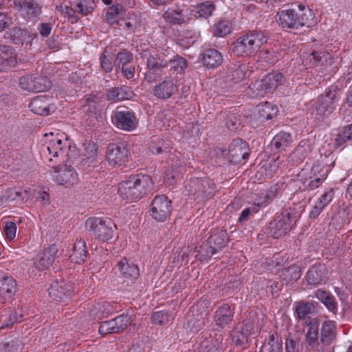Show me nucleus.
<instances>
[{
	"label": "nucleus",
	"instance_id": "1",
	"mask_svg": "<svg viewBox=\"0 0 352 352\" xmlns=\"http://www.w3.org/2000/svg\"><path fill=\"white\" fill-rule=\"evenodd\" d=\"M45 143L41 147V156L48 166L50 163L59 164L73 162L78 156L76 146L72 141L58 133L45 134Z\"/></svg>",
	"mask_w": 352,
	"mask_h": 352
},
{
	"label": "nucleus",
	"instance_id": "2",
	"mask_svg": "<svg viewBox=\"0 0 352 352\" xmlns=\"http://www.w3.org/2000/svg\"><path fill=\"white\" fill-rule=\"evenodd\" d=\"M153 186L151 177L138 174L119 184L118 193L124 199L134 201L142 198Z\"/></svg>",
	"mask_w": 352,
	"mask_h": 352
},
{
	"label": "nucleus",
	"instance_id": "3",
	"mask_svg": "<svg viewBox=\"0 0 352 352\" xmlns=\"http://www.w3.org/2000/svg\"><path fill=\"white\" fill-rule=\"evenodd\" d=\"M267 36L261 31H250L237 38L232 44V52L238 56H251L263 51Z\"/></svg>",
	"mask_w": 352,
	"mask_h": 352
},
{
	"label": "nucleus",
	"instance_id": "4",
	"mask_svg": "<svg viewBox=\"0 0 352 352\" xmlns=\"http://www.w3.org/2000/svg\"><path fill=\"white\" fill-rule=\"evenodd\" d=\"M340 98V92L337 86H331L325 94L320 96L313 104L311 115L316 120L323 121L336 109Z\"/></svg>",
	"mask_w": 352,
	"mask_h": 352
},
{
	"label": "nucleus",
	"instance_id": "5",
	"mask_svg": "<svg viewBox=\"0 0 352 352\" xmlns=\"http://www.w3.org/2000/svg\"><path fill=\"white\" fill-rule=\"evenodd\" d=\"M277 22L283 28L298 30L302 27H311L316 23L315 14L307 10L300 16L294 9H285L276 14Z\"/></svg>",
	"mask_w": 352,
	"mask_h": 352
},
{
	"label": "nucleus",
	"instance_id": "6",
	"mask_svg": "<svg viewBox=\"0 0 352 352\" xmlns=\"http://www.w3.org/2000/svg\"><path fill=\"white\" fill-rule=\"evenodd\" d=\"M184 188L188 196L199 201L211 198L216 192L214 183L208 177L190 179L185 182Z\"/></svg>",
	"mask_w": 352,
	"mask_h": 352
},
{
	"label": "nucleus",
	"instance_id": "7",
	"mask_svg": "<svg viewBox=\"0 0 352 352\" xmlns=\"http://www.w3.org/2000/svg\"><path fill=\"white\" fill-rule=\"evenodd\" d=\"M87 230L90 234L100 242L112 239L116 226L109 218L89 217L85 223Z\"/></svg>",
	"mask_w": 352,
	"mask_h": 352
},
{
	"label": "nucleus",
	"instance_id": "8",
	"mask_svg": "<svg viewBox=\"0 0 352 352\" xmlns=\"http://www.w3.org/2000/svg\"><path fill=\"white\" fill-rule=\"evenodd\" d=\"M131 152L124 143L110 144L107 149L106 158L113 167L124 168L129 161Z\"/></svg>",
	"mask_w": 352,
	"mask_h": 352
},
{
	"label": "nucleus",
	"instance_id": "9",
	"mask_svg": "<svg viewBox=\"0 0 352 352\" xmlns=\"http://www.w3.org/2000/svg\"><path fill=\"white\" fill-rule=\"evenodd\" d=\"M54 170V180L60 185L70 188L78 184L79 178L76 170L67 164L52 166Z\"/></svg>",
	"mask_w": 352,
	"mask_h": 352
},
{
	"label": "nucleus",
	"instance_id": "10",
	"mask_svg": "<svg viewBox=\"0 0 352 352\" xmlns=\"http://www.w3.org/2000/svg\"><path fill=\"white\" fill-rule=\"evenodd\" d=\"M296 222V217L289 212L285 211L270 223L267 234L278 239L284 236Z\"/></svg>",
	"mask_w": 352,
	"mask_h": 352
},
{
	"label": "nucleus",
	"instance_id": "11",
	"mask_svg": "<svg viewBox=\"0 0 352 352\" xmlns=\"http://www.w3.org/2000/svg\"><path fill=\"white\" fill-rule=\"evenodd\" d=\"M111 122L118 129L125 131H133L138 124L135 113L126 109L112 112Z\"/></svg>",
	"mask_w": 352,
	"mask_h": 352
},
{
	"label": "nucleus",
	"instance_id": "12",
	"mask_svg": "<svg viewBox=\"0 0 352 352\" xmlns=\"http://www.w3.org/2000/svg\"><path fill=\"white\" fill-rule=\"evenodd\" d=\"M171 210V201L164 195L156 196L151 204V216L157 221H166Z\"/></svg>",
	"mask_w": 352,
	"mask_h": 352
},
{
	"label": "nucleus",
	"instance_id": "13",
	"mask_svg": "<svg viewBox=\"0 0 352 352\" xmlns=\"http://www.w3.org/2000/svg\"><path fill=\"white\" fill-rule=\"evenodd\" d=\"M301 56L302 64L307 67L318 65L331 66L334 63L331 55L324 50H311L308 53L302 54Z\"/></svg>",
	"mask_w": 352,
	"mask_h": 352
},
{
	"label": "nucleus",
	"instance_id": "14",
	"mask_svg": "<svg viewBox=\"0 0 352 352\" xmlns=\"http://www.w3.org/2000/svg\"><path fill=\"white\" fill-rule=\"evenodd\" d=\"M146 65L147 71L144 78L148 82H151L157 80L165 73L168 63L160 57L150 56L147 58Z\"/></svg>",
	"mask_w": 352,
	"mask_h": 352
},
{
	"label": "nucleus",
	"instance_id": "15",
	"mask_svg": "<svg viewBox=\"0 0 352 352\" xmlns=\"http://www.w3.org/2000/svg\"><path fill=\"white\" fill-rule=\"evenodd\" d=\"M130 322L131 317L122 314L112 320L102 322L98 331L101 335L120 332L124 330Z\"/></svg>",
	"mask_w": 352,
	"mask_h": 352
},
{
	"label": "nucleus",
	"instance_id": "16",
	"mask_svg": "<svg viewBox=\"0 0 352 352\" xmlns=\"http://www.w3.org/2000/svg\"><path fill=\"white\" fill-rule=\"evenodd\" d=\"M49 296L57 301H65L70 298L74 293L72 284L63 280H54L48 289Z\"/></svg>",
	"mask_w": 352,
	"mask_h": 352
},
{
	"label": "nucleus",
	"instance_id": "17",
	"mask_svg": "<svg viewBox=\"0 0 352 352\" xmlns=\"http://www.w3.org/2000/svg\"><path fill=\"white\" fill-rule=\"evenodd\" d=\"M29 108L35 114L48 116L56 109L52 97L46 95H40L32 100Z\"/></svg>",
	"mask_w": 352,
	"mask_h": 352
},
{
	"label": "nucleus",
	"instance_id": "18",
	"mask_svg": "<svg viewBox=\"0 0 352 352\" xmlns=\"http://www.w3.org/2000/svg\"><path fill=\"white\" fill-rule=\"evenodd\" d=\"M178 90L176 80L172 78H165L162 81L155 84L152 93L158 99L166 100L170 98Z\"/></svg>",
	"mask_w": 352,
	"mask_h": 352
},
{
	"label": "nucleus",
	"instance_id": "19",
	"mask_svg": "<svg viewBox=\"0 0 352 352\" xmlns=\"http://www.w3.org/2000/svg\"><path fill=\"white\" fill-rule=\"evenodd\" d=\"M230 160L234 164L241 163L249 157V148L247 143L241 139H235L230 144L228 149Z\"/></svg>",
	"mask_w": 352,
	"mask_h": 352
},
{
	"label": "nucleus",
	"instance_id": "20",
	"mask_svg": "<svg viewBox=\"0 0 352 352\" xmlns=\"http://www.w3.org/2000/svg\"><path fill=\"white\" fill-rule=\"evenodd\" d=\"M234 314V309L228 303L219 304L214 313L213 320L216 326L224 328L230 324Z\"/></svg>",
	"mask_w": 352,
	"mask_h": 352
},
{
	"label": "nucleus",
	"instance_id": "21",
	"mask_svg": "<svg viewBox=\"0 0 352 352\" xmlns=\"http://www.w3.org/2000/svg\"><path fill=\"white\" fill-rule=\"evenodd\" d=\"M20 87L28 91H44L50 87V82L39 76H25L19 80Z\"/></svg>",
	"mask_w": 352,
	"mask_h": 352
},
{
	"label": "nucleus",
	"instance_id": "22",
	"mask_svg": "<svg viewBox=\"0 0 352 352\" xmlns=\"http://www.w3.org/2000/svg\"><path fill=\"white\" fill-rule=\"evenodd\" d=\"M311 173H308L306 170H302L298 175L297 182L299 183V188L302 190H314L319 187L326 178V175L322 177L311 175Z\"/></svg>",
	"mask_w": 352,
	"mask_h": 352
},
{
	"label": "nucleus",
	"instance_id": "23",
	"mask_svg": "<svg viewBox=\"0 0 352 352\" xmlns=\"http://www.w3.org/2000/svg\"><path fill=\"white\" fill-rule=\"evenodd\" d=\"M311 173H308L306 170H302L298 175L297 182L299 183V188L302 190H314L319 187L326 178V175L322 177L311 175Z\"/></svg>",
	"mask_w": 352,
	"mask_h": 352
},
{
	"label": "nucleus",
	"instance_id": "24",
	"mask_svg": "<svg viewBox=\"0 0 352 352\" xmlns=\"http://www.w3.org/2000/svg\"><path fill=\"white\" fill-rule=\"evenodd\" d=\"M116 267V273L124 279V281L133 282L139 276L138 267L126 258H122L118 263Z\"/></svg>",
	"mask_w": 352,
	"mask_h": 352
},
{
	"label": "nucleus",
	"instance_id": "25",
	"mask_svg": "<svg viewBox=\"0 0 352 352\" xmlns=\"http://www.w3.org/2000/svg\"><path fill=\"white\" fill-rule=\"evenodd\" d=\"M14 3L24 18L36 17L41 13V7L34 0H14Z\"/></svg>",
	"mask_w": 352,
	"mask_h": 352
},
{
	"label": "nucleus",
	"instance_id": "26",
	"mask_svg": "<svg viewBox=\"0 0 352 352\" xmlns=\"http://www.w3.org/2000/svg\"><path fill=\"white\" fill-rule=\"evenodd\" d=\"M36 37V34L21 28H14L11 31V38L14 44L21 45L25 49H30L32 41Z\"/></svg>",
	"mask_w": 352,
	"mask_h": 352
},
{
	"label": "nucleus",
	"instance_id": "27",
	"mask_svg": "<svg viewBox=\"0 0 352 352\" xmlns=\"http://www.w3.org/2000/svg\"><path fill=\"white\" fill-rule=\"evenodd\" d=\"M117 311V305L107 301H102L93 305L89 316L94 320H100Z\"/></svg>",
	"mask_w": 352,
	"mask_h": 352
},
{
	"label": "nucleus",
	"instance_id": "28",
	"mask_svg": "<svg viewBox=\"0 0 352 352\" xmlns=\"http://www.w3.org/2000/svg\"><path fill=\"white\" fill-rule=\"evenodd\" d=\"M57 251L58 250L54 245L45 248L43 252L38 254L34 262L36 267L40 270H44L52 265Z\"/></svg>",
	"mask_w": 352,
	"mask_h": 352
},
{
	"label": "nucleus",
	"instance_id": "29",
	"mask_svg": "<svg viewBox=\"0 0 352 352\" xmlns=\"http://www.w3.org/2000/svg\"><path fill=\"white\" fill-rule=\"evenodd\" d=\"M198 352H221L220 339L206 334L202 336V340L197 346Z\"/></svg>",
	"mask_w": 352,
	"mask_h": 352
},
{
	"label": "nucleus",
	"instance_id": "30",
	"mask_svg": "<svg viewBox=\"0 0 352 352\" xmlns=\"http://www.w3.org/2000/svg\"><path fill=\"white\" fill-rule=\"evenodd\" d=\"M16 292V283L11 276L0 275V302L10 300Z\"/></svg>",
	"mask_w": 352,
	"mask_h": 352
},
{
	"label": "nucleus",
	"instance_id": "31",
	"mask_svg": "<svg viewBox=\"0 0 352 352\" xmlns=\"http://www.w3.org/2000/svg\"><path fill=\"white\" fill-rule=\"evenodd\" d=\"M16 54L10 46L0 45V64L2 69H8L16 65Z\"/></svg>",
	"mask_w": 352,
	"mask_h": 352
},
{
	"label": "nucleus",
	"instance_id": "32",
	"mask_svg": "<svg viewBox=\"0 0 352 352\" xmlns=\"http://www.w3.org/2000/svg\"><path fill=\"white\" fill-rule=\"evenodd\" d=\"M334 197V191L332 188L324 192L316 202L314 206L309 212L311 219H316L322 212L323 209L332 201Z\"/></svg>",
	"mask_w": 352,
	"mask_h": 352
},
{
	"label": "nucleus",
	"instance_id": "33",
	"mask_svg": "<svg viewBox=\"0 0 352 352\" xmlns=\"http://www.w3.org/2000/svg\"><path fill=\"white\" fill-rule=\"evenodd\" d=\"M326 274L327 269L324 265H315L308 270L306 279L308 284L317 285L323 280Z\"/></svg>",
	"mask_w": 352,
	"mask_h": 352
},
{
	"label": "nucleus",
	"instance_id": "34",
	"mask_svg": "<svg viewBox=\"0 0 352 352\" xmlns=\"http://www.w3.org/2000/svg\"><path fill=\"white\" fill-rule=\"evenodd\" d=\"M202 63L208 68H215L223 63V56L217 50L208 49L202 54Z\"/></svg>",
	"mask_w": 352,
	"mask_h": 352
},
{
	"label": "nucleus",
	"instance_id": "35",
	"mask_svg": "<svg viewBox=\"0 0 352 352\" xmlns=\"http://www.w3.org/2000/svg\"><path fill=\"white\" fill-rule=\"evenodd\" d=\"M319 323L317 319L314 318L307 323V331L305 336L306 343L312 349L318 346Z\"/></svg>",
	"mask_w": 352,
	"mask_h": 352
},
{
	"label": "nucleus",
	"instance_id": "36",
	"mask_svg": "<svg viewBox=\"0 0 352 352\" xmlns=\"http://www.w3.org/2000/svg\"><path fill=\"white\" fill-rule=\"evenodd\" d=\"M133 93L128 87H114L109 89L106 94V98L109 101L118 102L123 100H129Z\"/></svg>",
	"mask_w": 352,
	"mask_h": 352
},
{
	"label": "nucleus",
	"instance_id": "37",
	"mask_svg": "<svg viewBox=\"0 0 352 352\" xmlns=\"http://www.w3.org/2000/svg\"><path fill=\"white\" fill-rule=\"evenodd\" d=\"M336 325L334 321H325L321 328L320 341L325 345L331 343L336 337Z\"/></svg>",
	"mask_w": 352,
	"mask_h": 352
},
{
	"label": "nucleus",
	"instance_id": "38",
	"mask_svg": "<svg viewBox=\"0 0 352 352\" xmlns=\"http://www.w3.org/2000/svg\"><path fill=\"white\" fill-rule=\"evenodd\" d=\"M256 111L258 119L261 122H264L274 117L278 113V108L272 103L265 102V104H258L256 107Z\"/></svg>",
	"mask_w": 352,
	"mask_h": 352
},
{
	"label": "nucleus",
	"instance_id": "39",
	"mask_svg": "<svg viewBox=\"0 0 352 352\" xmlns=\"http://www.w3.org/2000/svg\"><path fill=\"white\" fill-rule=\"evenodd\" d=\"M183 166L180 160H177L172 164L170 169L166 173L164 182L170 186L175 185L182 178Z\"/></svg>",
	"mask_w": 352,
	"mask_h": 352
},
{
	"label": "nucleus",
	"instance_id": "40",
	"mask_svg": "<svg viewBox=\"0 0 352 352\" xmlns=\"http://www.w3.org/2000/svg\"><path fill=\"white\" fill-rule=\"evenodd\" d=\"M274 197L275 193L272 190L261 191L256 194L254 198V203L252 205V212H257L260 208L266 206Z\"/></svg>",
	"mask_w": 352,
	"mask_h": 352
},
{
	"label": "nucleus",
	"instance_id": "41",
	"mask_svg": "<svg viewBox=\"0 0 352 352\" xmlns=\"http://www.w3.org/2000/svg\"><path fill=\"white\" fill-rule=\"evenodd\" d=\"M209 244L212 245L217 252L224 248L228 242V234L226 230L214 231L208 239Z\"/></svg>",
	"mask_w": 352,
	"mask_h": 352
},
{
	"label": "nucleus",
	"instance_id": "42",
	"mask_svg": "<svg viewBox=\"0 0 352 352\" xmlns=\"http://www.w3.org/2000/svg\"><path fill=\"white\" fill-rule=\"evenodd\" d=\"M292 142V135L286 132H280L272 140V145L278 152H282L288 147Z\"/></svg>",
	"mask_w": 352,
	"mask_h": 352
},
{
	"label": "nucleus",
	"instance_id": "43",
	"mask_svg": "<svg viewBox=\"0 0 352 352\" xmlns=\"http://www.w3.org/2000/svg\"><path fill=\"white\" fill-rule=\"evenodd\" d=\"M87 254L85 242L81 239L76 241L74 245L73 253L70 256L72 260L76 263H82L85 261Z\"/></svg>",
	"mask_w": 352,
	"mask_h": 352
},
{
	"label": "nucleus",
	"instance_id": "44",
	"mask_svg": "<svg viewBox=\"0 0 352 352\" xmlns=\"http://www.w3.org/2000/svg\"><path fill=\"white\" fill-rule=\"evenodd\" d=\"M285 80L284 76L278 72L269 73L263 78L265 85H266L270 92L283 85Z\"/></svg>",
	"mask_w": 352,
	"mask_h": 352
},
{
	"label": "nucleus",
	"instance_id": "45",
	"mask_svg": "<svg viewBox=\"0 0 352 352\" xmlns=\"http://www.w3.org/2000/svg\"><path fill=\"white\" fill-rule=\"evenodd\" d=\"M301 276L300 267L297 265H292L281 270L280 278L285 284L289 282H296Z\"/></svg>",
	"mask_w": 352,
	"mask_h": 352
},
{
	"label": "nucleus",
	"instance_id": "46",
	"mask_svg": "<svg viewBox=\"0 0 352 352\" xmlns=\"http://www.w3.org/2000/svg\"><path fill=\"white\" fill-rule=\"evenodd\" d=\"M215 10L214 4L211 1H205L200 4H198L194 11L195 12V16L197 18H204L207 19L210 16Z\"/></svg>",
	"mask_w": 352,
	"mask_h": 352
},
{
	"label": "nucleus",
	"instance_id": "47",
	"mask_svg": "<svg viewBox=\"0 0 352 352\" xmlns=\"http://www.w3.org/2000/svg\"><path fill=\"white\" fill-rule=\"evenodd\" d=\"M314 306L310 302H301L297 305L296 307V314L297 318L300 320H303L306 323H308L309 320V315L314 311Z\"/></svg>",
	"mask_w": 352,
	"mask_h": 352
},
{
	"label": "nucleus",
	"instance_id": "48",
	"mask_svg": "<svg viewBox=\"0 0 352 352\" xmlns=\"http://www.w3.org/2000/svg\"><path fill=\"white\" fill-rule=\"evenodd\" d=\"M232 30V25L228 20H221L214 25V35L223 37Z\"/></svg>",
	"mask_w": 352,
	"mask_h": 352
},
{
	"label": "nucleus",
	"instance_id": "49",
	"mask_svg": "<svg viewBox=\"0 0 352 352\" xmlns=\"http://www.w3.org/2000/svg\"><path fill=\"white\" fill-rule=\"evenodd\" d=\"M173 314L168 311H158L152 314V322L157 325H164L173 320Z\"/></svg>",
	"mask_w": 352,
	"mask_h": 352
},
{
	"label": "nucleus",
	"instance_id": "50",
	"mask_svg": "<svg viewBox=\"0 0 352 352\" xmlns=\"http://www.w3.org/2000/svg\"><path fill=\"white\" fill-rule=\"evenodd\" d=\"M222 116L225 118L226 127L231 131L236 130L241 124L239 116L234 112V110L232 111H224L222 113Z\"/></svg>",
	"mask_w": 352,
	"mask_h": 352
},
{
	"label": "nucleus",
	"instance_id": "51",
	"mask_svg": "<svg viewBox=\"0 0 352 352\" xmlns=\"http://www.w3.org/2000/svg\"><path fill=\"white\" fill-rule=\"evenodd\" d=\"M282 342L278 337L274 334L270 336V340L262 346L260 352H280Z\"/></svg>",
	"mask_w": 352,
	"mask_h": 352
},
{
	"label": "nucleus",
	"instance_id": "52",
	"mask_svg": "<svg viewBox=\"0 0 352 352\" xmlns=\"http://www.w3.org/2000/svg\"><path fill=\"white\" fill-rule=\"evenodd\" d=\"M170 69L176 74H183L188 67L187 60L178 55L169 61Z\"/></svg>",
	"mask_w": 352,
	"mask_h": 352
},
{
	"label": "nucleus",
	"instance_id": "53",
	"mask_svg": "<svg viewBox=\"0 0 352 352\" xmlns=\"http://www.w3.org/2000/svg\"><path fill=\"white\" fill-rule=\"evenodd\" d=\"M250 92L252 91V96L253 98H262L265 94L270 92L266 85H265L263 78L261 80H256L252 83L250 87Z\"/></svg>",
	"mask_w": 352,
	"mask_h": 352
},
{
	"label": "nucleus",
	"instance_id": "54",
	"mask_svg": "<svg viewBox=\"0 0 352 352\" xmlns=\"http://www.w3.org/2000/svg\"><path fill=\"white\" fill-rule=\"evenodd\" d=\"M217 252L215 250L214 247L212 245L209 244L207 241L206 243L200 246L196 257L198 260L206 261Z\"/></svg>",
	"mask_w": 352,
	"mask_h": 352
},
{
	"label": "nucleus",
	"instance_id": "55",
	"mask_svg": "<svg viewBox=\"0 0 352 352\" xmlns=\"http://www.w3.org/2000/svg\"><path fill=\"white\" fill-rule=\"evenodd\" d=\"M163 18L166 22L171 24H182L186 22L185 17L182 12L168 10L163 14Z\"/></svg>",
	"mask_w": 352,
	"mask_h": 352
},
{
	"label": "nucleus",
	"instance_id": "56",
	"mask_svg": "<svg viewBox=\"0 0 352 352\" xmlns=\"http://www.w3.org/2000/svg\"><path fill=\"white\" fill-rule=\"evenodd\" d=\"M23 314L22 310L19 308L10 313L8 317L7 315L1 316V320L3 322V324L0 326V329L3 326H8L10 324L20 322L23 320Z\"/></svg>",
	"mask_w": 352,
	"mask_h": 352
},
{
	"label": "nucleus",
	"instance_id": "57",
	"mask_svg": "<svg viewBox=\"0 0 352 352\" xmlns=\"http://www.w3.org/2000/svg\"><path fill=\"white\" fill-rule=\"evenodd\" d=\"M311 148L307 140H301L294 151V157L302 160L311 152Z\"/></svg>",
	"mask_w": 352,
	"mask_h": 352
},
{
	"label": "nucleus",
	"instance_id": "58",
	"mask_svg": "<svg viewBox=\"0 0 352 352\" xmlns=\"http://www.w3.org/2000/svg\"><path fill=\"white\" fill-rule=\"evenodd\" d=\"M91 0H78L72 3V10L82 15H86L91 12L93 7L88 5Z\"/></svg>",
	"mask_w": 352,
	"mask_h": 352
},
{
	"label": "nucleus",
	"instance_id": "59",
	"mask_svg": "<svg viewBox=\"0 0 352 352\" xmlns=\"http://www.w3.org/2000/svg\"><path fill=\"white\" fill-rule=\"evenodd\" d=\"M133 59L132 54L126 50H123L117 54L115 64L118 67H124Z\"/></svg>",
	"mask_w": 352,
	"mask_h": 352
},
{
	"label": "nucleus",
	"instance_id": "60",
	"mask_svg": "<svg viewBox=\"0 0 352 352\" xmlns=\"http://www.w3.org/2000/svg\"><path fill=\"white\" fill-rule=\"evenodd\" d=\"M232 342L238 346L243 345L248 342V336L238 327L234 329L231 334Z\"/></svg>",
	"mask_w": 352,
	"mask_h": 352
},
{
	"label": "nucleus",
	"instance_id": "61",
	"mask_svg": "<svg viewBox=\"0 0 352 352\" xmlns=\"http://www.w3.org/2000/svg\"><path fill=\"white\" fill-rule=\"evenodd\" d=\"M107 50H104L100 57V65L104 72L106 73L111 72L113 69V65L112 63L113 56L110 54H107Z\"/></svg>",
	"mask_w": 352,
	"mask_h": 352
},
{
	"label": "nucleus",
	"instance_id": "62",
	"mask_svg": "<svg viewBox=\"0 0 352 352\" xmlns=\"http://www.w3.org/2000/svg\"><path fill=\"white\" fill-rule=\"evenodd\" d=\"M3 228L5 235L8 239L12 240L15 238L16 232V226L14 222H6Z\"/></svg>",
	"mask_w": 352,
	"mask_h": 352
},
{
	"label": "nucleus",
	"instance_id": "63",
	"mask_svg": "<svg viewBox=\"0 0 352 352\" xmlns=\"http://www.w3.org/2000/svg\"><path fill=\"white\" fill-rule=\"evenodd\" d=\"M205 324V318L201 316H197V318L195 320H190L188 321V325L190 327V330L193 332L198 331Z\"/></svg>",
	"mask_w": 352,
	"mask_h": 352
},
{
	"label": "nucleus",
	"instance_id": "64",
	"mask_svg": "<svg viewBox=\"0 0 352 352\" xmlns=\"http://www.w3.org/2000/svg\"><path fill=\"white\" fill-rule=\"evenodd\" d=\"M285 350L287 352H298V341L292 338H287L285 340Z\"/></svg>",
	"mask_w": 352,
	"mask_h": 352
}]
</instances>
